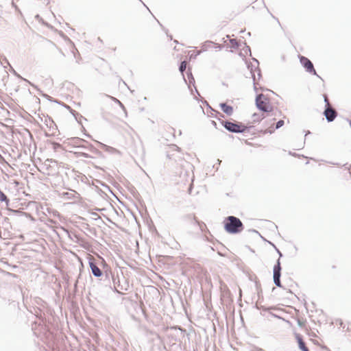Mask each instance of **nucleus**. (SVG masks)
Segmentation results:
<instances>
[{"mask_svg": "<svg viewBox=\"0 0 351 351\" xmlns=\"http://www.w3.org/2000/svg\"><path fill=\"white\" fill-rule=\"evenodd\" d=\"M224 229L229 234H238L243 230L242 221L237 217L228 216L225 218Z\"/></svg>", "mask_w": 351, "mask_h": 351, "instance_id": "obj_1", "label": "nucleus"}, {"mask_svg": "<svg viewBox=\"0 0 351 351\" xmlns=\"http://www.w3.org/2000/svg\"><path fill=\"white\" fill-rule=\"evenodd\" d=\"M221 123L228 132L237 134L245 133L252 128V126H245L242 123L236 121H221Z\"/></svg>", "mask_w": 351, "mask_h": 351, "instance_id": "obj_2", "label": "nucleus"}, {"mask_svg": "<svg viewBox=\"0 0 351 351\" xmlns=\"http://www.w3.org/2000/svg\"><path fill=\"white\" fill-rule=\"evenodd\" d=\"M255 105L260 111L268 113V115H270L274 110L273 106L269 103V98L262 93L256 95Z\"/></svg>", "mask_w": 351, "mask_h": 351, "instance_id": "obj_3", "label": "nucleus"}, {"mask_svg": "<svg viewBox=\"0 0 351 351\" xmlns=\"http://www.w3.org/2000/svg\"><path fill=\"white\" fill-rule=\"evenodd\" d=\"M64 143L69 148H82L87 150V144H89L90 143L84 139L78 137H73L67 138Z\"/></svg>", "mask_w": 351, "mask_h": 351, "instance_id": "obj_4", "label": "nucleus"}, {"mask_svg": "<svg viewBox=\"0 0 351 351\" xmlns=\"http://www.w3.org/2000/svg\"><path fill=\"white\" fill-rule=\"evenodd\" d=\"M299 59L300 64L305 69L306 71L313 75L317 76L319 78H321L319 75H317L313 64L312 62L306 57L303 56H299Z\"/></svg>", "mask_w": 351, "mask_h": 351, "instance_id": "obj_5", "label": "nucleus"}, {"mask_svg": "<svg viewBox=\"0 0 351 351\" xmlns=\"http://www.w3.org/2000/svg\"><path fill=\"white\" fill-rule=\"evenodd\" d=\"M281 264L280 261V258H278L276 261V263L274 266L273 269V279H274V283L276 286L278 287H282V285L281 284L280 281V277H281Z\"/></svg>", "mask_w": 351, "mask_h": 351, "instance_id": "obj_6", "label": "nucleus"}, {"mask_svg": "<svg viewBox=\"0 0 351 351\" xmlns=\"http://www.w3.org/2000/svg\"><path fill=\"white\" fill-rule=\"evenodd\" d=\"M88 265L92 274L97 278L103 276L104 273L101 269L97 266L96 260L94 257L91 256L88 259Z\"/></svg>", "mask_w": 351, "mask_h": 351, "instance_id": "obj_7", "label": "nucleus"}, {"mask_svg": "<svg viewBox=\"0 0 351 351\" xmlns=\"http://www.w3.org/2000/svg\"><path fill=\"white\" fill-rule=\"evenodd\" d=\"M324 114L328 122L333 121L337 116V112L332 106L325 108Z\"/></svg>", "mask_w": 351, "mask_h": 351, "instance_id": "obj_8", "label": "nucleus"}, {"mask_svg": "<svg viewBox=\"0 0 351 351\" xmlns=\"http://www.w3.org/2000/svg\"><path fill=\"white\" fill-rule=\"evenodd\" d=\"M109 275H110L112 276V278L113 280L114 291H116L117 293H121V291L127 290L126 288H124L123 286L120 284L119 279H117H117L114 278V276L112 274L111 272L109 274L107 271H105L106 277L108 278Z\"/></svg>", "mask_w": 351, "mask_h": 351, "instance_id": "obj_9", "label": "nucleus"}, {"mask_svg": "<svg viewBox=\"0 0 351 351\" xmlns=\"http://www.w3.org/2000/svg\"><path fill=\"white\" fill-rule=\"evenodd\" d=\"M99 145L100 146V147L104 149L105 152L110 154H117V155H121V152L118 149H117L116 148H114L112 147H110L109 145H107L104 143H102L101 142H99V141H96Z\"/></svg>", "mask_w": 351, "mask_h": 351, "instance_id": "obj_10", "label": "nucleus"}, {"mask_svg": "<svg viewBox=\"0 0 351 351\" xmlns=\"http://www.w3.org/2000/svg\"><path fill=\"white\" fill-rule=\"evenodd\" d=\"M295 338L298 341L300 350H301L302 351H309L301 335L295 334Z\"/></svg>", "mask_w": 351, "mask_h": 351, "instance_id": "obj_11", "label": "nucleus"}, {"mask_svg": "<svg viewBox=\"0 0 351 351\" xmlns=\"http://www.w3.org/2000/svg\"><path fill=\"white\" fill-rule=\"evenodd\" d=\"M219 106L223 113H225L229 116L232 114V113H233L232 106L228 105L226 103H221L219 104Z\"/></svg>", "mask_w": 351, "mask_h": 351, "instance_id": "obj_12", "label": "nucleus"}, {"mask_svg": "<svg viewBox=\"0 0 351 351\" xmlns=\"http://www.w3.org/2000/svg\"><path fill=\"white\" fill-rule=\"evenodd\" d=\"M88 151L95 154L98 158H104L103 153L95 147L91 143L87 144Z\"/></svg>", "mask_w": 351, "mask_h": 351, "instance_id": "obj_13", "label": "nucleus"}, {"mask_svg": "<svg viewBox=\"0 0 351 351\" xmlns=\"http://www.w3.org/2000/svg\"><path fill=\"white\" fill-rule=\"evenodd\" d=\"M284 123H285V122L283 120H282V119L279 120L276 123V127L274 129H266L263 131V134H267V133L272 134L275 130L280 128L284 125Z\"/></svg>", "mask_w": 351, "mask_h": 351, "instance_id": "obj_14", "label": "nucleus"}, {"mask_svg": "<svg viewBox=\"0 0 351 351\" xmlns=\"http://www.w3.org/2000/svg\"><path fill=\"white\" fill-rule=\"evenodd\" d=\"M46 125L49 128V130L51 131L52 135H55V131L58 129L56 123L51 119H49V121H46Z\"/></svg>", "mask_w": 351, "mask_h": 351, "instance_id": "obj_15", "label": "nucleus"}, {"mask_svg": "<svg viewBox=\"0 0 351 351\" xmlns=\"http://www.w3.org/2000/svg\"><path fill=\"white\" fill-rule=\"evenodd\" d=\"M267 116H269V115L267 114ZM266 117H267V115L265 116L263 114H261L259 113H254L252 114L253 122L254 123L259 122L261 120H263V119H265Z\"/></svg>", "mask_w": 351, "mask_h": 351, "instance_id": "obj_16", "label": "nucleus"}, {"mask_svg": "<svg viewBox=\"0 0 351 351\" xmlns=\"http://www.w3.org/2000/svg\"><path fill=\"white\" fill-rule=\"evenodd\" d=\"M187 77H188V79H189V83H188V86H189V88H190V85L191 84H195V79L193 76V74L190 70V69H188L187 71Z\"/></svg>", "mask_w": 351, "mask_h": 351, "instance_id": "obj_17", "label": "nucleus"}, {"mask_svg": "<svg viewBox=\"0 0 351 351\" xmlns=\"http://www.w3.org/2000/svg\"><path fill=\"white\" fill-rule=\"evenodd\" d=\"M213 44H214V43L210 40H207L204 42L202 46V51H206L208 48L211 47Z\"/></svg>", "mask_w": 351, "mask_h": 351, "instance_id": "obj_18", "label": "nucleus"}, {"mask_svg": "<svg viewBox=\"0 0 351 351\" xmlns=\"http://www.w3.org/2000/svg\"><path fill=\"white\" fill-rule=\"evenodd\" d=\"M8 306L11 310H13L14 311H17L19 310V303L16 302V301L13 300L10 302Z\"/></svg>", "mask_w": 351, "mask_h": 351, "instance_id": "obj_19", "label": "nucleus"}, {"mask_svg": "<svg viewBox=\"0 0 351 351\" xmlns=\"http://www.w3.org/2000/svg\"><path fill=\"white\" fill-rule=\"evenodd\" d=\"M209 108H210V110L212 111H213L215 112V114H212V116L215 117V118H217L218 120H221V118H223L224 117V114L220 112H218V111H215V110H213V108H211L210 106Z\"/></svg>", "mask_w": 351, "mask_h": 351, "instance_id": "obj_20", "label": "nucleus"}, {"mask_svg": "<svg viewBox=\"0 0 351 351\" xmlns=\"http://www.w3.org/2000/svg\"><path fill=\"white\" fill-rule=\"evenodd\" d=\"M75 154L79 157V156H82V157H84V158H93V156H91L90 154L86 153V152H74Z\"/></svg>", "mask_w": 351, "mask_h": 351, "instance_id": "obj_21", "label": "nucleus"}, {"mask_svg": "<svg viewBox=\"0 0 351 351\" xmlns=\"http://www.w3.org/2000/svg\"><path fill=\"white\" fill-rule=\"evenodd\" d=\"M189 217L193 219V220L195 221V223L199 226V228H200L201 230H202V226H205V224L203 222L199 221L194 215H189Z\"/></svg>", "mask_w": 351, "mask_h": 351, "instance_id": "obj_22", "label": "nucleus"}, {"mask_svg": "<svg viewBox=\"0 0 351 351\" xmlns=\"http://www.w3.org/2000/svg\"><path fill=\"white\" fill-rule=\"evenodd\" d=\"M0 202H5L7 205L9 202V199L6 196V195L1 191H0Z\"/></svg>", "mask_w": 351, "mask_h": 351, "instance_id": "obj_23", "label": "nucleus"}, {"mask_svg": "<svg viewBox=\"0 0 351 351\" xmlns=\"http://www.w3.org/2000/svg\"><path fill=\"white\" fill-rule=\"evenodd\" d=\"M250 73L252 74V79H253V82H254V89L256 92H257V88H256V75H255V73H254V71H253L252 68L250 69Z\"/></svg>", "mask_w": 351, "mask_h": 351, "instance_id": "obj_24", "label": "nucleus"}, {"mask_svg": "<svg viewBox=\"0 0 351 351\" xmlns=\"http://www.w3.org/2000/svg\"><path fill=\"white\" fill-rule=\"evenodd\" d=\"M186 61H182L180 66H179V71L183 75L184 71L186 68Z\"/></svg>", "mask_w": 351, "mask_h": 351, "instance_id": "obj_25", "label": "nucleus"}, {"mask_svg": "<svg viewBox=\"0 0 351 351\" xmlns=\"http://www.w3.org/2000/svg\"><path fill=\"white\" fill-rule=\"evenodd\" d=\"M112 101H114L115 103L119 105V106L124 110L125 112H126V109L124 106V105L117 98L114 97H110Z\"/></svg>", "mask_w": 351, "mask_h": 351, "instance_id": "obj_26", "label": "nucleus"}, {"mask_svg": "<svg viewBox=\"0 0 351 351\" xmlns=\"http://www.w3.org/2000/svg\"><path fill=\"white\" fill-rule=\"evenodd\" d=\"M52 148L54 151H57L58 149L62 147V145L59 143L51 142Z\"/></svg>", "mask_w": 351, "mask_h": 351, "instance_id": "obj_27", "label": "nucleus"}, {"mask_svg": "<svg viewBox=\"0 0 351 351\" xmlns=\"http://www.w3.org/2000/svg\"><path fill=\"white\" fill-rule=\"evenodd\" d=\"M230 42L232 44V46L233 48H234V49L239 48V44L236 39H230Z\"/></svg>", "mask_w": 351, "mask_h": 351, "instance_id": "obj_28", "label": "nucleus"}, {"mask_svg": "<svg viewBox=\"0 0 351 351\" xmlns=\"http://www.w3.org/2000/svg\"><path fill=\"white\" fill-rule=\"evenodd\" d=\"M323 97H324V102H325V108L331 106V105L330 104V102H329V100H328L327 95L324 94L323 95Z\"/></svg>", "mask_w": 351, "mask_h": 351, "instance_id": "obj_29", "label": "nucleus"}, {"mask_svg": "<svg viewBox=\"0 0 351 351\" xmlns=\"http://www.w3.org/2000/svg\"><path fill=\"white\" fill-rule=\"evenodd\" d=\"M268 242H269V243L270 245H271L274 247V248L276 250V251L277 252V253H278V255H279V257H280H280H282V252H280V251L277 248V247H276V246L273 243H271V242H270V241H268Z\"/></svg>", "mask_w": 351, "mask_h": 351, "instance_id": "obj_30", "label": "nucleus"}, {"mask_svg": "<svg viewBox=\"0 0 351 351\" xmlns=\"http://www.w3.org/2000/svg\"><path fill=\"white\" fill-rule=\"evenodd\" d=\"M255 71L257 72L258 80H259L260 77H261V71L260 69L258 67H256L255 69Z\"/></svg>", "mask_w": 351, "mask_h": 351, "instance_id": "obj_31", "label": "nucleus"}, {"mask_svg": "<svg viewBox=\"0 0 351 351\" xmlns=\"http://www.w3.org/2000/svg\"><path fill=\"white\" fill-rule=\"evenodd\" d=\"M213 45H215V49L216 51L220 50L222 48V46L221 45L216 44V43H214Z\"/></svg>", "mask_w": 351, "mask_h": 351, "instance_id": "obj_32", "label": "nucleus"}, {"mask_svg": "<svg viewBox=\"0 0 351 351\" xmlns=\"http://www.w3.org/2000/svg\"><path fill=\"white\" fill-rule=\"evenodd\" d=\"M220 163H221V160L218 159V160H217V164L213 165V168H216V170H217V169H218V168H219V165H220Z\"/></svg>", "mask_w": 351, "mask_h": 351, "instance_id": "obj_33", "label": "nucleus"}, {"mask_svg": "<svg viewBox=\"0 0 351 351\" xmlns=\"http://www.w3.org/2000/svg\"><path fill=\"white\" fill-rule=\"evenodd\" d=\"M8 276H12L13 278H17L18 276L15 274H12V273H10V272H8L7 273Z\"/></svg>", "mask_w": 351, "mask_h": 351, "instance_id": "obj_34", "label": "nucleus"}, {"mask_svg": "<svg viewBox=\"0 0 351 351\" xmlns=\"http://www.w3.org/2000/svg\"><path fill=\"white\" fill-rule=\"evenodd\" d=\"M12 71L13 73H14L15 75H16L18 77L22 78L19 74L16 73V72L14 69H12Z\"/></svg>", "mask_w": 351, "mask_h": 351, "instance_id": "obj_35", "label": "nucleus"}, {"mask_svg": "<svg viewBox=\"0 0 351 351\" xmlns=\"http://www.w3.org/2000/svg\"><path fill=\"white\" fill-rule=\"evenodd\" d=\"M201 51H198L197 52V53H195V56H194V58H195L197 56L199 55V54L201 53Z\"/></svg>", "mask_w": 351, "mask_h": 351, "instance_id": "obj_36", "label": "nucleus"}, {"mask_svg": "<svg viewBox=\"0 0 351 351\" xmlns=\"http://www.w3.org/2000/svg\"><path fill=\"white\" fill-rule=\"evenodd\" d=\"M218 254L220 255L221 256H224V254H222L219 250H218Z\"/></svg>", "mask_w": 351, "mask_h": 351, "instance_id": "obj_37", "label": "nucleus"}, {"mask_svg": "<svg viewBox=\"0 0 351 351\" xmlns=\"http://www.w3.org/2000/svg\"><path fill=\"white\" fill-rule=\"evenodd\" d=\"M36 19L42 20V19L40 17L38 14L36 16Z\"/></svg>", "mask_w": 351, "mask_h": 351, "instance_id": "obj_38", "label": "nucleus"}, {"mask_svg": "<svg viewBox=\"0 0 351 351\" xmlns=\"http://www.w3.org/2000/svg\"><path fill=\"white\" fill-rule=\"evenodd\" d=\"M212 123H213V125H214L216 127L217 123H216V122H215V121H212Z\"/></svg>", "mask_w": 351, "mask_h": 351, "instance_id": "obj_39", "label": "nucleus"}, {"mask_svg": "<svg viewBox=\"0 0 351 351\" xmlns=\"http://www.w3.org/2000/svg\"><path fill=\"white\" fill-rule=\"evenodd\" d=\"M251 231H252V232H256V233H257V234H259V233H258V232L257 230H252Z\"/></svg>", "mask_w": 351, "mask_h": 351, "instance_id": "obj_40", "label": "nucleus"}, {"mask_svg": "<svg viewBox=\"0 0 351 351\" xmlns=\"http://www.w3.org/2000/svg\"><path fill=\"white\" fill-rule=\"evenodd\" d=\"M65 195H68V198H71L70 195H69V193H65Z\"/></svg>", "mask_w": 351, "mask_h": 351, "instance_id": "obj_41", "label": "nucleus"}, {"mask_svg": "<svg viewBox=\"0 0 351 351\" xmlns=\"http://www.w3.org/2000/svg\"><path fill=\"white\" fill-rule=\"evenodd\" d=\"M65 195H68V198H71L70 195H69V193H65Z\"/></svg>", "mask_w": 351, "mask_h": 351, "instance_id": "obj_42", "label": "nucleus"}, {"mask_svg": "<svg viewBox=\"0 0 351 351\" xmlns=\"http://www.w3.org/2000/svg\"><path fill=\"white\" fill-rule=\"evenodd\" d=\"M65 195H68V198H71L70 195H69V193H65Z\"/></svg>", "mask_w": 351, "mask_h": 351, "instance_id": "obj_43", "label": "nucleus"}, {"mask_svg": "<svg viewBox=\"0 0 351 351\" xmlns=\"http://www.w3.org/2000/svg\"><path fill=\"white\" fill-rule=\"evenodd\" d=\"M195 88V91H196L197 94L198 95H199V92H198L197 89L196 88Z\"/></svg>", "mask_w": 351, "mask_h": 351, "instance_id": "obj_44", "label": "nucleus"}, {"mask_svg": "<svg viewBox=\"0 0 351 351\" xmlns=\"http://www.w3.org/2000/svg\"><path fill=\"white\" fill-rule=\"evenodd\" d=\"M260 237L263 239V241H265V239H264V237L262 236V235H260Z\"/></svg>", "mask_w": 351, "mask_h": 351, "instance_id": "obj_45", "label": "nucleus"}, {"mask_svg": "<svg viewBox=\"0 0 351 351\" xmlns=\"http://www.w3.org/2000/svg\"><path fill=\"white\" fill-rule=\"evenodd\" d=\"M260 237L263 239V241H265V239H264V237L262 236V235H260Z\"/></svg>", "mask_w": 351, "mask_h": 351, "instance_id": "obj_46", "label": "nucleus"}, {"mask_svg": "<svg viewBox=\"0 0 351 351\" xmlns=\"http://www.w3.org/2000/svg\"><path fill=\"white\" fill-rule=\"evenodd\" d=\"M260 237L263 239V241H265V239H264V237L262 236V235H260Z\"/></svg>", "mask_w": 351, "mask_h": 351, "instance_id": "obj_47", "label": "nucleus"}, {"mask_svg": "<svg viewBox=\"0 0 351 351\" xmlns=\"http://www.w3.org/2000/svg\"><path fill=\"white\" fill-rule=\"evenodd\" d=\"M260 237L263 239V241H265V239H264V237L262 236V235H260Z\"/></svg>", "mask_w": 351, "mask_h": 351, "instance_id": "obj_48", "label": "nucleus"}, {"mask_svg": "<svg viewBox=\"0 0 351 351\" xmlns=\"http://www.w3.org/2000/svg\"><path fill=\"white\" fill-rule=\"evenodd\" d=\"M260 237L263 239V241H265V239H264V237L262 236V235H260Z\"/></svg>", "mask_w": 351, "mask_h": 351, "instance_id": "obj_49", "label": "nucleus"}, {"mask_svg": "<svg viewBox=\"0 0 351 351\" xmlns=\"http://www.w3.org/2000/svg\"><path fill=\"white\" fill-rule=\"evenodd\" d=\"M247 50H248L250 52H251V50H250V47L247 46Z\"/></svg>", "mask_w": 351, "mask_h": 351, "instance_id": "obj_50", "label": "nucleus"}, {"mask_svg": "<svg viewBox=\"0 0 351 351\" xmlns=\"http://www.w3.org/2000/svg\"><path fill=\"white\" fill-rule=\"evenodd\" d=\"M23 80H24V81H26V82H27L28 83L30 84V82L28 80H27L26 79H23Z\"/></svg>", "mask_w": 351, "mask_h": 351, "instance_id": "obj_51", "label": "nucleus"}, {"mask_svg": "<svg viewBox=\"0 0 351 351\" xmlns=\"http://www.w3.org/2000/svg\"><path fill=\"white\" fill-rule=\"evenodd\" d=\"M310 133H311L310 131H308L305 136H306L308 134H310Z\"/></svg>", "mask_w": 351, "mask_h": 351, "instance_id": "obj_52", "label": "nucleus"}, {"mask_svg": "<svg viewBox=\"0 0 351 351\" xmlns=\"http://www.w3.org/2000/svg\"><path fill=\"white\" fill-rule=\"evenodd\" d=\"M289 154H292V156H294V154H293V152H289Z\"/></svg>", "mask_w": 351, "mask_h": 351, "instance_id": "obj_53", "label": "nucleus"}, {"mask_svg": "<svg viewBox=\"0 0 351 351\" xmlns=\"http://www.w3.org/2000/svg\"><path fill=\"white\" fill-rule=\"evenodd\" d=\"M289 154H292V156H294V154H293V152H289Z\"/></svg>", "mask_w": 351, "mask_h": 351, "instance_id": "obj_54", "label": "nucleus"}, {"mask_svg": "<svg viewBox=\"0 0 351 351\" xmlns=\"http://www.w3.org/2000/svg\"><path fill=\"white\" fill-rule=\"evenodd\" d=\"M158 23L160 24V26H162V24H160V21H158Z\"/></svg>", "mask_w": 351, "mask_h": 351, "instance_id": "obj_55", "label": "nucleus"}, {"mask_svg": "<svg viewBox=\"0 0 351 351\" xmlns=\"http://www.w3.org/2000/svg\"><path fill=\"white\" fill-rule=\"evenodd\" d=\"M158 23L160 24V26H162V24H160V21H158Z\"/></svg>", "mask_w": 351, "mask_h": 351, "instance_id": "obj_56", "label": "nucleus"}, {"mask_svg": "<svg viewBox=\"0 0 351 351\" xmlns=\"http://www.w3.org/2000/svg\"><path fill=\"white\" fill-rule=\"evenodd\" d=\"M158 23L160 24V26H162V24H160V21H158Z\"/></svg>", "mask_w": 351, "mask_h": 351, "instance_id": "obj_57", "label": "nucleus"}, {"mask_svg": "<svg viewBox=\"0 0 351 351\" xmlns=\"http://www.w3.org/2000/svg\"><path fill=\"white\" fill-rule=\"evenodd\" d=\"M220 244H221L222 248L225 247L224 245H223L221 243H220Z\"/></svg>", "mask_w": 351, "mask_h": 351, "instance_id": "obj_58", "label": "nucleus"}, {"mask_svg": "<svg viewBox=\"0 0 351 351\" xmlns=\"http://www.w3.org/2000/svg\"><path fill=\"white\" fill-rule=\"evenodd\" d=\"M205 103L206 104V105H208V101H205Z\"/></svg>", "mask_w": 351, "mask_h": 351, "instance_id": "obj_59", "label": "nucleus"}, {"mask_svg": "<svg viewBox=\"0 0 351 351\" xmlns=\"http://www.w3.org/2000/svg\"><path fill=\"white\" fill-rule=\"evenodd\" d=\"M205 103L206 104V105H208V101H205Z\"/></svg>", "mask_w": 351, "mask_h": 351, "instance_id": "obj_60", "label": "nucleus"}, {"mask_svg": "<svg viewBox=\"0 0 351 351\" xmlns=\"http://www.w3.org/2000/svg\"><path fill=\"white\" fill-rule=\"evenodd\" d=\"M205 103L206 104V105H208V101H205Z\"/></svg>", "mask_w": 351, "mask_h": 351, "instance_id": "obj_61", "label": "nucleus"}, {"mask_svg": "<svg viewBox=\"0 0 351 351\" xmlns=\"http://www.w3.org/2000/svg\"><path fill=\"white\" fill-rule=\"evenodd\" d=\"M254 60L256 61V62H257L258 64V62L257 60H256V59H254Z\"/></svg>", "mask_w": 351, "mask_h": 351, "instance_id": "obj_62", "label": "nucleus"}, {"mask_svg": "<svg viewBox=\"0 0 351 351\" xmlns=\"http://www.w3.org/2000/svg\"><path fill=\"white\" fill-rule=\"evenodd\" d=\"M86 136L90 137V138L91 137V136L90 134H87Z\"/></svg>", "mask_w": 351, "mask_h": 351, "instance_id": "obj_63", "label": "nucleus"}]
</instances>
